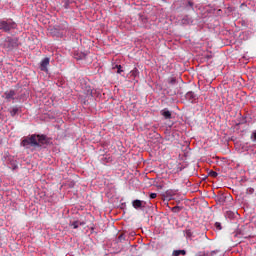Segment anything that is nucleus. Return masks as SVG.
Segmentation results:
<instances>
[{"label": "nucleus", "mask_w": 256, "mask_h": 256, "mask_svg": "<svg viewBox=\"0 0 256 256\" xmlns=\"http://www.w3.org/2000/svg\"><path fill=\"white\" fill-rule=\"evenodd\" d=\"M83 225H84L83 222H80V221H73V222L70 224V227H72L73 229H78V227L83 226Z\"/></svg>", "instance_id": "9d476101"}, {"label": "nucleus", "mask_w": 256, "mask_h": 256, "mask_svg": "<svg viewBox=\"0 0 256 256\" xmlns=\"http://www.w3.org/2000/svg\"><path fill=\"white\" fill-rule=\"evenodd\" d=\"M184 234H185L187 239H192L193 238V232H192L191 229L184 230Z\"/></svg>", "instance_id": "f8f14e48"}, {"label": "nucleus", "mask_w": 256, "mask_h": 256, "mask_svg": "<svg viewBox=\"0 0 256 256\" xmlns=\"http://www.w3.org/2000/svg\"><path fill=\"white\" fill-rule=\"evenodd\" d=\"M47 144L46 135H37L32 134L31 136H27L22 140L21 146L25 147V149L33 148H41L43 145Z\"/></svg>", "instance_id": "f257e3e1"}, {"label": "nucleus", "mask_w": 256, "mask_h": 256, "mask_svg": "<svg viewBox=\"0 0 256 256\" xmlns=\"http://www.w3.org/2000/svg\"><path fill=\"white\" fill-rule=\"evenodd\" d=\"M186 99L190 102L193 103V101H195L197 99V95H195V93L193 92H187L186 93Z\"/></svg>", "instance_id": "423d86ee"}, {"label": "nucleus", "mask_w": 256, "mask_h": 256, "mask_svg": "<svg viewBox=\"0 0 256 256\" xmlns=\"http://www.w3.org/2000/svg\"><path fill=\"white\" fill-rule=\"evenodd\" d=\"M50 64V59L49 58H44L41 60V63L39 64V69L45 73H47L49 71V69H47V67Z\"/></svg>", "instance_id": "39448f33"}, {"label": "nucleus", "mask_w": 256, "mask_h": 256, "mask_svg": "<svg viewBox=\"0 0 256 256\" xmlns=\"http://www.w3.org/2000/svg\"><path fill=\"white\" fill-rule=\"evenodd\" d=\"M215 229H216V231H221V223L216 222L215 223Z\"/></svg>", "instance_id": "6ab92c4d"}, {"label": "nucleus", "mask_w": 256, "mask_h": 256, "mask_svg": "<svg viewBox=\"0 0 256 256\" xmlns=\"http://www.w3.org/2000/svg\"><path fill=\"white\" fill-rule=\"evenodd\" d=\"M67 29H69V25L66 21H62L61 24L52 28L51 33L53 36L63 38L64 31H66Z\"/></svg>", "instance_id": "f03ea898"}, {"label": "nucleus", "mask_w": 256, "mask_h": 256, "mask_svg": "<svg viewBox=\"0 0 256 256\" xmlns=\"http://www.w3.org/2000/svg\"><path fill=\"white\" fill-rule=\"evenodd\" d=\"M161 115L164 119H171L172 113L168 109L161 110Z\"/></svg>", "instance_id": "0eeeda50"}, {"label": "nucleus", "mask_w": 256, "mask_h": 256, "mask_svg": "<svg viewBox=\"0 0 256 256\" xmlns=\"http://www.w3.org/2000/svg\"><path fill=\"white\" fill-rule=\"evenodd\" d=\"M132 206L135 209L142 208L143 207V202L140 201V200H135V201L132 202Z\"/></svg>", "instance_id": "1a4fd4ad"}, {"label": "nucleus", "mask_w": 256, "mask_h": 256, "mask_svg": "<svg viewBox=\"0 0 256 256\" xmlns=\"http://www.w3.org/2000/svg\"><path fill=\"white\" fill-rule=\"evenodd\" d=\"M177 209H178V207L175 206V207L172 208V211H173V212H177Z\"/></svg>", "instance_id": "a878e982"}, {"label": "nucleus", "mask_w": 256, "mask_h": 256, "mask_svg": "<svg viewBox=\"0 0 256 256\" xmlns=\"http://www.w3.org/2000/svg\"><path fill=\"white\" fill-rule=\"evenodd\" d=\"M15 27H16L15 22L11 20L0 21V31L9 32L12 29H15Z\"/></svg>", "instance_id": "7ed1b4c3"}, {"label": "nucleus", "mask_w": 256, "mask_h": 256, "mask_svg": "<svg viewBox=\"0 0 256 256\" xmlns=\"http://www.w3.org/2000/svg\"><path fill=\"white\" fill-rule=\"evenodd\" d=\"M195 256H211L209 252H198L195 254Z\"/></svg>", "instance_id": "f3484780"}, {"label": "nucleus", "mask_w": 256, "mask_h": 256, "mask_svg": "<svg viewBox=\"0 0 256 256\" xmlns=\"http://www.w3.org/2000/svg\"><path fill=\"white\" fill-rule=\"evenodd\" d=\"M209 177L217 178L218 177V173L216 171H214V170H210Z\"/></svg>", "instance_id": "dca6fc26"}, {"label": "nucleus", "mask_w": 256, "mask_h": 256, "mask_svg": "<svg viewBox=\"0 0 256 256\" xmlns=\"http://www.w3.org/2000/svg\"><path fill=\"white\" fill-rule=\"evenodd\" d=\"M251 138H252L253 141H256V132H253V133H252Z\"/></svg>", "instance_id": "5701e85b"}, {"label": "nucleus", "mask_w": 256, "mask_h": 256, "mask_svg": "<svg viewBox=\"0 0 256 256\" xmlns=\"http://www.w3.org/2000/svg\"><path fill=\"white\" fill-rule=\"evenodd\" d=\"M74 3L73 0H62V6L68 10L70 8V5Z\"/></svg>", "instance_id": "6e6552de"}, {"label": "nucleus", "mask_w": 256, "mask_h": 256, "mask_svg": "<svg viewBox=\"0 0 256 256\" xmlns=\"http://www.w3.org/2000/svg\"><path fill=\"white\" fill-rule=\"evenodd\" d=\"M254 191H255L254 188H247L246 189V194L247 195H252V194H254Z\"/></svg>", "instance_id": "a211bd4d"}, {"label": "nucleus", "mask_w": 256, "mask_h": 256, "mask_svg": "<svg viewBox=\"0 0 256 256\" xmlns=\"http://www.w3.org/2000/svg\"><path fill=\"white\" fill-rule=\"evenodd\" d=\"M149 198L150 199H156L157 198V193H150Z\"/></svg>", "instance_id": "412c9836"}, {"label": "nucleus", "mask_w": 256, "mask_h": 256, "mask_svg": "<svg viewBox=\"0 0 256 256\" xmlns=\"http://www.w3.org/2000/svg\"><path fill=\"white\" fill-rule=\"evenodd\" d=\"M140 74V71H138L137 68L133 69L132 71H130V75L132 77H138V75Z\"/></svg>", "instance_id": "2eb2a0df"}, {"label": "nucleus", "mask_w": 256, "mask_h": 256, "mask_svg": "<svg viewBox=\"0 0 256 256\" xmlns=\"http://www.w3.org/2000/svg\"><path fill=\"white\" fill-rule=\"evenodd\" d=\"M18 112H19V107H18V106H14V107L12 108V110H10V115H11L12 117H15V115L18 114Z\"/></svg>", "instance_id": "4468645a"}, {"label": "nucleus", "mask_w": 256, "mask_h": 256, "mask_svg": "<svg viewBox=\"0 0 256 256\" xmlns=\"http://www.w3.org/2000/svg\"><path fill=\"white\" fill-rule=\"evenodd\" d=\"M124 240H126V238L124 237L123 234H121V235L118 236V241H119V243L123 242Z\"/></svg>", "instance_id": "aec40b11"}, {"label": "nucleus", "mask_w": 256, "mask_h": 256, "mask_svg": "<svg viewBox=\"0 0 256 256\" xmlns=\"http://www.w3.org/2000/svg\"><path fill=\"white\" fill-rule=\"evenodd\" d=\"M185 256L186 255V251L185 250H175L172 252V256Z\"/></svg>", "instance_id": "9b49d317"}, {"label": "nucleus", "mask_w": 256, "mask_h": 256, "mask_svg": "<svg viewBox=\"0 0 256 256\" xmlns=\"http://www.w3.org/2000/svg\"><path fill=\"white\" fill-rule=\"evenodd\" d=\"M85 58L84 54H82V56H79L78 58H76V60H83Z\"/></svg>", "instance_id": "b1692460"}, {"label": "nucleus", "mask_w": 256, "mask_h": 256, "mask_svg": "<svg viewBox=\"0 0 256 256\" xmlns=\"http://www.w3.org/2000/svg\"><path fill=\"white\" fill-rule=\"evenodd\" d=\"M116 69H118V74H121L123 72V70L121 69V65L116 66Z\"/></svg>", "instance_id": "4be33fe9"}, {"label": "nucleus", "mask_w": 256, "mask_h": 256, "mask_svg": "<svg viewBox=\"0 0 256 256\" xmlns=\"http://www.w3.org/2000/svg\"><path fill=\"white\" fill-rule=\"evenodd\" d=\"M167 83L170 84L171 86H173L177 83V78L169 77V78H167Z\"/></svg>", "instance_id": "ddd939ff"}, {"label": "nucleus", "mask_w": 256, "mask_h": 256, "mask_svg": "<svg viewBox=\"0 0 256 256\" xmlns=\"http://www.w3.org/2000/svg\"><path fill=\"white\" fill-rule=\"evenodd\" d=\"M16 96L15 90H8L4 92V96H2L7 102L14 101Z\"/></svg>", "instance_id": "20e7f679"}, {"label": "nucleus", "mask_w": 256, "mask_h": 256, "mask_svg": "<svg viewBox=\"0 0 256 256\" xmlns=\"http://www.w3.org/2000/svg\"><path fill=\"white\" fill-rule=\"evenodd\" d=\"M87 95L93 96L92 95V90H87Z\"/></svg>", "instance_id": "393cba45"}]
</instances>
